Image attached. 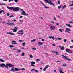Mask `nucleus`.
<instances>
[{"label":"nucleus","mask_w":73,"mask_h":73,"mask_svg":"<svg viewBox=\"0 0 73 73\" xmlns=\"http://www.w3.org/2000/svg\"><path fill=\"white\" fill-rule=\"evenodd\" d=\"M10 17H14V16H13V15H11V16H9Z\"/></svg>","instance_id":"nucleus-34"},{"label":"nucleus","mask_w":73,"mask_h":73,"mask_svg":"<svg viewBox=\"0 0 73 73\" xmlns=\"http://www.w3.org/2000/svg\"><path fill=\"white\" fill-rule=\"evenodd\" d=\"M25 43L24 42V43H22V45H23V46H25Z\"/></svg>","instance_id":"nucleus-38"},{"label":"nucleus","mask_w":73,"mask_h":73,"mask_svg":"<svg viewBox=\"0 0 73 73\" xmlns=\"http://www.w3.org/2000/svg\"><path fill=\"white\" fill-rule=\"evenodd\" d=\"M56 25H59V24L57 23H56Z\"/></svg>","instance_id":"nucleus-64"},{"label":"nucleus","mask_w":73,"mask_h":73,"mask_svg":"<svg viewBox=\"0 0 73 73\" xmlns=\"http://www.w3.org/2000/svg\"><path fill=\"white\" fill-rule=\"evenodd\" d=\"M14 70H15V71H19V70H20L17 68H15Z\"/></svg>","instance_id":"nucleus-14"},{"label":"nucleus","mask_w":73,"mask_h":73,"mask_svg":"<svg viewBox=\"0 0 73 73\" xmlns=\"http://www.w3.org/2000/svg\"><path fill=\"white\" fill-rule=\"evenodd\" d=\"M59 31L61 32H62V31H64V29H59Z\"/></svg>","instance_id":"nucleus-16"},{"label":"nucleus","mask_w":73,"mask_h":73,"mask_svg":"<svg viewBox=\"0 0 73 73\" xmlns=\"http://www.w3.org/2000/svg\"><path fill=\"white\" fill-rule=\"evenodd\" d=\"M32 49H33V50H36V48H33Z\"/></svg>","instance_id":"nucleus-54"},{"label":"nucleus","mask_w":73,"mask_h":73,"mask_svg":"<svg viewBox=\"0 0 73 73\" xmlns=\"http://www.w3.org/2000/svg\"><path fill=\"white\" fill-rule=\"evenodd\" d=\"M21 70H25V69L24 68H23L21 69Z\"/></svg>","instance_id":"nucleus-57"},{"label":"nucleus","mask_w":73,"mask_h":73,"mask_svg":"<svg viewBox=\"0 0 73 73\" xmlns=\"http://www.w3.org/2000/svg\"><path fill=\"white\" fill-rule=\"evenodd\" d=\"M36 61H40V59H36Z\"/></svg>","instance_id":"nucleus-61"},{"label":"nucleus","mask_w":73,"mask_h":73,"mask_svg":"<svg viewBox=\"0 0 73 73\" xmlns=\"http://www.w3.org/2000/svg\"><path fill=\"white\" fill-rule=\"evenodd\" d=\"M70 6H71V7H73V4H71L70 5Z\"/></svg>","instance_id":"nucleus-63"},{"label":"nucleus","mask_w":73,"mask_h":73,"mask_svg":"<svg viewBox=\"0 0 73 73\" xmlns=\"http://www.w3.org/2000/svg\"><path fill=\"white\" fill-rule=\"evenodd\" d=\"M35 70V69L33 68V69H31V72H33V71H34V70Z\"/></svg>","instance_id":"nucleus-30"},{"label":"nucleus","mask_w":73,"mask_h":73,"mask_svg":"<svg viewBox=\"0 0 73 73\" xmlns=\"http://www.w3.org/2000/svg\"><path fill=\"white\" fill-rule=\"evenodd\" d=\"M31 64H35V62H31Z\"/></svg>","instance_id":"nucleus-29"},{"label":"nucleus","mask_w":73,"mask_h":73,"mask_svg":"<svg viewBox=\"0 0 73 73\" xmlns=\"http://www.w3.org/2000/svg\"><path fill=\"white\" fill-rule=\"evenodd\" d=\"M35 39H33V40H31V42H35Z\"/></svg>","instance_id":"nucleus-43"},{"label":"nucleus","mask_w":73,"mask_h":73,"mask_svg":"<svg viewBox=\"0 0 73 73\" xmlns=\"http://www.w3.org/2000/svg\"><path fill=\"white\" fill-rule=\"evenodd\" d=\"M2 23L3 24H5V21H3L2 22Z\"/></svg>","instance_id":"nucleus-62"},{"label":"nucleus","mask_w":73,"mask_h":73,"mask_svg":"<svg viewBox=\"0 0 73 73\" xmlns=\"http://www.w3.org/2000/svg\"><path fill=\"white\" fill-rule=\"evenodd\" d=\"M46 68H44V69H43V71H45V70H46Z\"/></svg>","instance_id":"nucleus-40"},{"label":"nucleus","mask_w":73,"mask_h":73,"mask_svg":"<svg viewBox=\"0 0 73 73\" xmlns=\"http://www.w3.org/2000/svg\"><path fill=\"white\" fill-rule=\"evenodd\" d=\"M66 52H69L70 51V50L69 49H67L66 50Z\"/></svg>","instance_id":"nucleus-21"},{"label":"nucleus","mask_w":73,"mask_h":73,"mask_svg":"<svg viewBox=\"0 0 73 73\" xmlns=\"http://www.w3.org/2000/svg\"><path fill=\"white\" fill-rule=\"evenodd\" d=\"M7 15L8 16H9V14L8 13H7Z\"/></svg>","instance_id":"nucleus-58"},{"label":"nucleus","mask_w":73,"mask_h":73,"mask_svg":"<svg viewBox=\"0 0 73 73\" xmlns=\"http://www.w3.org/2000/svg\"><path fill=\"white\" fill-rule=\"evenodd\" d=\"M6 24H7L8 25H11V23H7Z\"/></svg>","instance_id":"nucleus-45"},{"label":"nucleus","mask_w":73,"mask_h":73,"mask_svg":"<svg viewBox=\"0 0 73 73\" xmlns=\"http://www.w3.org/2000/svg\"><path fill=\"white\" fill-rule=\"evenodd\" d=\"M10 48H13V46L12 45H10L9 46Z\"/></svg>","instance_id":"nucleus-31"},{"label":"nucleus","mask_w":73,"mask_h":73,"mask_svg":"<svg viewBox=\"0 0 73 73\" xmlns=\"http://www.w3.org/2000/svg\"><path fill=\"white\" fill-rule=\"evenodd\" d=\"M24 56V53L23 52L22 53V56Z\"/></svg>","instance_id":"nucleus-44"},{"label":"nucleus","mask_w":73,"mask_h":73,"mask_svg":"<svg viewBox=\"0 0 73 73\" xmlns=\"http://www.w3.org/2000/svg\"><path fill=\"white\" fill-rule=\"evenodd\" d=\"M19 32H20L21 33H23V34H24V30H19Z\"/></svg>","instance_id":"nucleus-12"},{"label":"nucleus","mask_w":73,"mask_h":73,"mask_svg":"<svg viewBox=\"0 0 73 73\" xmlns=\"http://www.w3.org/2000/svg\"><path fill=\"white\" fill-rule=\"evenodd\" d=\"M29 56L31 58H33V56H32V55H30Z\"/></svg>","instance_id":"nucleus-26"},{"label":"nucleus","mask_w":73,"mask_h":73,"mask_svg":"<svg viewBox=\"0 0 73 73\" xmlns=\"http://www.w3.org/2000/svg\"><path fill=\"white\" fill-rule=\"evenodd\" d=\"M50 29L52 30H55L56 29V27L54 26H52L50 27Z\"/></svg>","instance_id":"nucleus-8"},{"label":"nucleus","mask_w":73,"mask_h":73,"mask_svg":"<svg viewBox=\"0 0 73 73\" xmlns=\"http://www.w3.org/2000/svg\"><path fill=\"white\" fill-rule=\"evenodd\" d=\"M54 38L55 41H57V40H58V39L56 38Z\"/></svg>","instance_id":"nucleus-42"},{"label":"nucleus","mask_w":73,"mask_h":73,"mask_svg":"<svg viewBox=\"0 0 73 73\" xmlns=\"http://www.w3.org/2000/svg\"><path fill=\"white\" fill-rule=\"evenodd\" d=\"M66 32H68L69 33H70V32L69 31H71V30L70 29L68 28H66L65 30Z\"/></svg>","instance_id":"nucleus-7"},{"label":"nucleus","mask_w":73,"mask_h":73,"mask_svg":"<svg viewBox=\"0 0 73 73\" xmlns=\"http://www.w3.org/2000/svg\"><path fill=\"white\" fill-rule=\"evenodd\" d=\"M7 34H8L9 35H15V34L13 33H12L11 32H7L6 33Z\"/></svg>","instance_id":"nucleus-9"},{"label":"nucleus","mask_w":73,"mask_h":73,"mask_svg":"<svg viewBox=\"0 0 73 73\" xmlns=\"http://www.w3.org/2000/svg\"><path fill=\"white\" fill-rule=\"evenodd\" d=\"M41 3V4H42V5H43V6H45V5L44 4V3H42V1L40 2Z\"/></svg>","instance_id":"nucleus-33"},{"label":"nucleus","mask_w":73,"mask_h":73,"mask_svg":"<svg viewBox=\"0 0 73 73\" xmlns=\"http://www.w3.org/2000/svg\"><path fill=\"white\" fill-rule=\"evenodd\" d=\"M12 21H16V19H14V20H12Z\"/></svg>","instance_id":"nucleus-56"},{"label":"nucleus","mask_w":73,"mask_h":73,"mask_svg":"<svg viewBox=\"0 0 73 73\" xmlns=\"http://www.w3.org/2000/svg\"><path fill=\"white\" fill-rule=\"evenodd\" d=\"M15 25V23H11V26H13V25Z\"/></svg>","instance_id":"nucleus-18"},{"label":"nucleus","mask_w":73,"mask_h":73,"mask_svg":"<svg viewBox=\"0 0 73 73\" xmlns=\"http://www.w3.org/2000/svg\"><path fill=\"white\" fill-rule=\"evenodd\" d=\"M10 71H11V72H14L15 70L14 68H12L10 70Z\"/></svg>","instance_id":"nucleus-17"},{"label":"nucleus","mask_w":73,"mask_h":73,"mask_svg":"<svg viewBox=\"0 0 73 73\" xmlns=\"http://www.w3.org/2000/svg\"><path fill=\"white\" fill-rule=\"evenodd\" d=\"M38 44V46H40V45H43V43L42 42H38L37 43Z\"/></svg>","instance_id":"nucleus-10"},{"label":"nucleus","mask_w":73,"mask_h":73,"mask_svg":"<svg viewBox=\"0 0 73 73\" xmlns=\"http://www.w3.org/2000/svg\"><path fill=\"white\" fill-rule=\"evenodd\" d=\"M31 66H35V65L33 64H31Z\"/></svg>","instance_id":"nucleus-50"},{"label":"nucleus","mask_w":73,"mask_h":73,"mask_svg":"<svg viewBox=\"0 0 73 73\" xmlns=\"http://www.w3.org/2000/svg\"><path fill=\"white\" fill-rule=\"evenodd\" d=\"M66 25L68 26V27H72V26H71V25L70 24H66Z\"/></svg>","instance_id":"nucleus-22"},{"label":"nucleus","mask_w":73,"mask_h":73,"mask_svg":"<svg viewBox=\"0 0 73 73\" xmlns=\"http://www.w3.org/2000/svg\"><path fill=\"white\" fill-rule=\"evenodd\" d=\"M55 37L54 36H49V38H50V39H53V40H54Z\"/></svg>","instance_id":"nucleus-11"},{"label":"nucleus","mask_w":73,"mask_h":73,"mask_svg":"<svg viewBox=\"0 0 73 73\" xmlns=\"http://www.w3.org/2000/svg\"><path fill=\"white\" fill-rule=\"evenodd\" d=\"M51 23L52 24H53L54 23V22L53 21H52L51 22Z\"/></svg>","instance_id":"nucleus-51"},{"label":"nucleus","mask_w":73,"mask_h":73,"mask_svg":"<svg viewBox=\"0 0 73 73\" xmlns=\"http://www.w3.org/2000/svg\"><path fill=\"white\" fill-rule=\"evenodd\" d=\"M66 5H64L62 9H63L64 8H66Z\"/></svg>","instance_id":"nucleus-39"},{"label":"nucleus","mask_w":73,"mask_h":73,"mask_svg":"<svg viewBox=\"0 0 73 73\" xmlns=\"http://www.w3.org/2000/svg\"><path fill=\"white\" fill-rule=\"evenodd\" d=\"M58 39L59 40H62V39L61 38L59 37L58 38Z\"/></svg>","instance_id":"nucleus-35"},{"label":"nucleus","mask_w":73,"mask_h":73,"mask_svg":"<svg viewBox=\"0 0 73 73\" xmlns=\"http://www.w3.org/2000/svg\"><path fill=\"white\" fill-rule=\"evenodd\" d=\"M14 1L16 3H18V1L17 0H14Z\"/></svg>","instance_id":"nucleus-46"},{"label":"nucleus","mask_w":73,"mask_h":73,"mask_svg":"<svg viewBox=\"0 0 73 73\" xmlns=\"http://www.w3.org/2000/svg\"><path fill=\"white\" fill-rule=\"evenodd\" d=\"M44 1H45L46 3H48V4H49L51 5H53L54 4L53 3H52V2L50 1V0H44Z\"/></svg>","instance_id":"nucleus-2"},{"label":"nucleus","mask_w":73,"mask_h":73,"mask_svg":"<svg viewBox=\"0 0 73 73\" xmlns=\"http://www.w3.org/2000/svg\"><path fill=\"white\" fill-rule=\"evenodd\" d=\"M17 53H20V52H21V50H18L17 51Z\"/></svg>","instance_id":"nucleus-32"},{"label":"nucleus","mask_w":73,"mask_h":73,"mask_svg":"<svg viewBox=\"0 0 73 73\" xmlns=\"http://www.w3.org/2000/svg\"><path fill=\"white\" fill-rule=\"evenodd\" d=\"M70 48H73V46H70Z\"/></svg>","instance_id":"nucleus-60"},{"label":"nucleus","mask_w":73,"mask_h":73,"mask_svg":"<svg viewBox=\"0 0 73 73\" xmlns=\"http://www.w3.org/2000/svg\"><path fill=\"white\" fill-rule=\"evenodd\" d=\"M7 65L5 64L4 63H1L0 64V68H4L5 67L6 68H8Z\"/></svg>","instance_id":"nucleus-4"},{"label":"nucleus","mask_w":73,"mask_h":73,"mask_svg":"<svg viewBox=\"0 0 73 73\" xmlns=\"http://www.w3.org/2000/svg\"><path fill=\"white\" fill-rule=\"evenodd\" d=\"M13 42L12 43H16V41H15V40H13L12 41Z\"/></svg>","instance_id":"nucleus-36"},{"label":"nucleus","mask_w":73,"mask_h":73,"mask_svg":"<svg viewBox=\"0 0 73 73\" xmlns=\"http://www.w3.org/2000/svg\"><path fill=\"white\" fill-rule=\"evenodd\" d=\"M12 44H14V45H15V44H17V43H12Z\"/></svg>","instance_id":"nucleus-37"},{"label":"nucleus","mask_w":73,"mask_h":73,"mask_svg":"<svg viewBox=\"0 0 73 73\" xmlns=\"http://www.w3.org/2000/svg\"><path fill=\"white\" fill-rule=\"evenodd\" d=\"M60 73H64L62 71H59Z\"/></svg>","instance_id":"nucleus-52"},{"label":"nucleus","mask_w":73,"mask_h":73,"mask_svg":"<svg viewBox=\"0 0 73 73\" xmlns=\"http://www.w3.org/2000/svg\"><path fill=\"white\" fill-rule=\"evenodd\" d=\"M69 23H71V24H73V22H72L71 21H70L69 22Z\"/></svg>","instance_id":"nucleus-48"},{"label":"nucleus","mask_w":73,"mask_h":73,"mask_svg":"<svg viewBox=\"0 0 73 73\" xmlns=\"http://www.w3.org/2000/svg\"><path fill=\"white\" fill-rule=\"evenodd\" d=\"M49 68V65H47L46 66L45 68H46L47 69Z\"/></svg>","instance_id":"nucleus-24"},{"label":"nucleus","mask_w":73,"mask_h":73,"mask_svg":"<svg viewBox=\"0 0 73 73\" xmlns=\"http://www.w3.org/2000/svg\"><path fill=\"white\" fill-rule=\"evenodd\" d=\"M17 34H21V35H23V33H21L19 32H17Z\"/></svg>","instance_id":"nucleus-28"},{"label":"nucleus","mask_w":73,"mask_h":73,"mask_svg":"<svg viewBox=\"0 0 73 73\" xmlns=\"http://www.w3.org/2000/svg\"><path fill=\"white\" fill-rule=\"evenodd\" d=\"M65 49V48H64V47H62L61 48V50H64Z\"/></svg>","instance_id":"nucleus-27"},{"label":"nucleus","mask_w":73,"mask_h":73,"mask_svg":"<svg viewBox=\"0 0 73 73\" xmlns=\"http://www.w3.org/2000/svg\"><path fill=\"white\" fill-rule=\"evenodd\" d=\"M44 6V8L49 9V7H48L46 6L45 5H44V6Z\"/></svg>","instance_id":"nucleus-19"},{"label":"nucleus","mask_w":73,"mask_h":73,"mask_svg":"<svg viewBox=\"0 0 73 73\" xmlns=\"http://www.w3.org/2000/svg\"><path fill=\"white\" fill-rule=\"evenodd\" d=\"M12 31H13V32H16L17 30L15 29H11Z\"/></svg>","instance_id":"nucleus-15"},{"label":"nucleus","mask_w":73,"mask_h":73,"mask_svg":"<svg viewBox=\"0 0 73 73\" xmlns=\"http://www.w3.org/2000/svg\"><path fill=\"white\" fill-rule=\"evenodd\" d=\"M63 41H64V42H66L67 40L66 39H64L63 40Z\"/></svg>","instance_id":"nucleus-47"},{"label":"nucleus","mask_w":73,"mask_h":73,"mask_svg":"<svg viewBox=\"0 0 73 73\" xmlns=\"http://www.w3.org/2000/svg\"><path fill=\"white\" fill-rule=\"evenodd\" d=\"M59 69L60 70H59V72H60L61 71H62V70H63V69L61 68H60Z\"/></svg>","instance_id":"nucleus-25"},{"label":"nucleus","mask_w":73,"mask_h":73,"mask_svg":"<svg viewBox=\"0 0 73 73\" xmlns=\"http://www.w3.org/2000/svg\"><path fill=\"white\" fill-rule=\"evenodd\" d=\"M63 66H66V64H63Z\"/></svg>","instance_id":"nucleus-53"},{"label":"nucleus","mask_w":73,"mask_h":73,"mask_svg":"<svg viewBox=\"0 0 73 73\" xmlns=\"http://www.w3.org/2000/svg\"><path fill=\"white\" fill-rule=\"evenodd\" d=\"M7 8L10 10H12L14 12H19L20 11V8L19 7H7Z\"/></svg>","instance_id":"nucleus-1"},{"label":"nucleus","mask_w":73,"mask_h":73,"mask_svg":"<svg viewBox=\"0 0 73 73\" xmlns=\"http://www.w3.org/2000/svg\"><path fill=\"white\" fill-rule=\"evenodd\" d=\"M53 53H56V55H58V52L55 51H52Z\"/></svg>","instance_id":"nucleus-13"},{"label":"nucleus","mask_w":73,"mask_h":73,"mask_svg":"<svg viewBox=\"0 0 73 73\" xmlns=\"http://www.w3.org/2000/svg\"><path fill=\"white\" fill-rule=\"evenodd\" d=\"M0 61L1 62H5V60H4L3 59H0Z\"/></svg>","instance_id":"nucleus-20"},{"label":"nucleus","mask_w":73,"mask_h":73,"mask_svg":"<svg viewBox=\"0 0 73 73\" xmlns=\"http://www.w3.org/2000/svg\"><path fill=\"white\" fill-rule=\"evenodd\" d=\"M62 6H61L60 5L58 7V8L59 9H60V8H61Z\"/></svg>","instance_id":"nucleus-23"},{"label":"nucleus","mask_w":73,"mask_h":73,"mask_svg":"<svg viewBox=\"0 0 73 73\" xmlns=\"http://www.w3.org/2000/svg\"><path fill=\"white\" fill-rule=\"evenodd\" d=\"M19 42H23V41L22 40H19Z\"/></svg>","instance_id":"nucleus-55"},{"label":"nucleus","mask_w":73,"mask_h":73,"mask_svg":"<svg viewBox=\"0 0 73 73\" xmlns=\"http://www.w3.org/2000/svg\"><path fill=\"white\" fill-rule=\"evenodd\" d=\"M18 28V27H16L14 28V29H16V30H17V29Z\"/></svg>","instance_id":"nucleus-41"},{"label":"nucleus","mask_w":73,"mask_h":73,"mask_svg":"<svg viewBox=\"0 0 73 73\" xmlns=\"http://www.w3.org/2000/svg\"><path fill=\"white\" fill-rule=\"evenodd\" d=\"M58 4H60V1H59L58 2Z\"/></svg>","instance_id":"nucleus-49"},{"label":"nucleus","mask_w":73,"mask_h":73,"mask_svg":"<svg viewBox=\"0 0 73 73\" xmlns=\"http://www.w3.org/2000/svg\"><path fill=\"white\" fill-rule=\"evenodd\" d=\"M61 56H62V57H63V58H64V59H65L66 60H67L68 61H72V59H69V58L67 59V57L66 56L64 55H62Z\"/></svg>","instance_id":"nucleus-6"},{"label":"nucleus","mask_w":73,"mask_h":73,"mask_svg":"<svg viewBox=\"0 0 73 73\" xmlns=\"http://www.w3.org/2000/svg\"><path fill=\"white\" fill-rule=\"evenodd\" d=\"M20 11H22V12L21 13V15H24V16H28V14L27 13H26L24 11H23V9H20Z\"/></svg>","instance_id":"nucleus-3"},{"label":"nucleus","mask_w":73,"mask_h":73,"mask_svg":"<svg viewBox=\"0 0 73 73\" xmlns=\"http://www.w3.org/2000/svg\"><path fill=\"white\" fill-rule=\"evenodd\" d=\"M19 21H20V22H23V21L21 20H19Z\"/></svg>","instance_id":"nucleus-59"},{"label":"nucleus","mask_w":73,"mask_h":73,"mask_svg":"<svg viewBox=\"0 0 73 73\" xmlns=\"http://www.w3.org/2000/svg\"><path fill=\"white\" fill-rule=\"evenodd\" d=\"M6 65H7V66L8 68H7V69H8L9 67V68H13V67H14V65L6 63Z\"/></svg>","instance_id":"nucleus-5"}]
</instances>
